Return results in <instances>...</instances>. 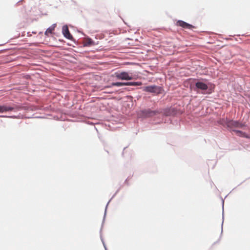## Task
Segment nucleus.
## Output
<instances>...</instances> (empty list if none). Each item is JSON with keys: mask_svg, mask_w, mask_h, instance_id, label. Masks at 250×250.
<instances>
[{"mask_svg": "<svg viewBox=\"0 0 250 250\" xmlns=\"http://www.w3.org/2000/svg\"><path fill=\"white\" fill-rule=\"evenodd\" d=\"M196 87L201 90H207L208 88V85L202 82H197L195 84Z\"/></svg>", "mask_w": 250, "mask_h": 250, "instance_id": "obj_7", "label": "nucleus"}, {"mask_svg": "<svg viewBox=\"0 0 250 250\" xmlns=\"http://www.w3.org/2000/svg\"><path fill=\"white\" fill-rule=\"evenodd\" d=\"M21 106L19 105L13 104L11 105L8 104L0 105V113L8 111H17L21 109Z\"/></svg>", "mask_w": 250, "mask_h": 250, "instance_id": "obj_1", "label": "nucleus"}, {"mask_svg": "<svg viewBox=\"0 0 250 250\" xmlns=\"http://www.w3.org/2000/svg\"><path fill=\"white\" fill-rule=\"evenodd\" d=\"M56 24H54L52 25H51L50 27H49L47 29L46 31L45 32V35L46 36H48L49 34H51L53 33V32L55 30V28L56 27Z\"/></svg>", "mask_w": 250, "mask_h": 250, "instance_id": "obj_8", "label": "nucleus"}, {"mask_svg": "<svg viewBox=\"0 0 250 250\" xmlns=\"http://www.w3.org/2000/svg\"><path fill=\"white\" fill-rule=\"evenodd\" d=\"M94 44L93 41L90 38L86 39L84 42V45L85 46H90Z\"/></svg>", "mask_w": 250, "mask_h": 250, "instance_id": "obj_11", "label": "nucleus"}, {"mask_svg": "<svg viewBox=\"0 0 250 250\" xmlns=\"http://www.w3.org/2000/svg\"><path fill=\"white\" fill-rule=\"evenodd\" d=\"M143 91L156 94H159L161 91V88L156 85H150L143 88Z\"/></svg>", "mask_w": 250, "mask_h": 250, "instance_id": "obj_2", "label": "nucleus"}, {"mask_svg": "<svg viewBox=\"0 0 250 250\" xmlns=\"http://www.w3.org/2000/svg\"><path fill=\"white\" fill-rule=\"evenodd\" d=\"M130 85V82L122 83V86Z\"/></svg>", "mask_w": 250, "mask_h": 250, "instance_id": "obj_14", "label": "nucleus"}, {"mask_svg": "<svg viewBox=\"0 0 250 250\" xmlns=\"http://www.w3.org/2000/svg\"><path fill=\"white\" fill-rule=\"evenodd\" d=\"M142 85V83L140 82H130V85L132 86H139Z\"/></svg>", "mask_w": 250, "mask_h": 250, "instance_id": "obj_13", "label": "nucleus"}, {"mask_svg": "<svg viewBox=\"0 0 250 250\" xmlns=\"http://www.w3.org/2000/svg\"><path fill=\"white\" fill-rule=\"evenodd\" d=\"M143 113L147 117H151L156 114L157 111H152L150 109L145 110Z\"/></svg>", "mask_w": 250, "mask_h": 250, "instance_id": "obj_9", "label": "nucleus"}, {"mask_svg": "<svg viewBox=\"0 0 250 250\" xmlns=\"http://www.w3.org/2000/svg\"><path fill=\"white\" fill-rule=\"evenodd\" d=\"M177 25L181 26L184 28L187 29H192L194 28V26L191 24H189L184 21H178L176 23Z\"/></svg>", "mask_w": 250, "mask_h": 250, "instance_id": "obj_6", "label": "nucleus"}, {"mask_svg": "<svg viewBox=\"0 0 250 250\" xmlns=\"http://www.w3.org/2000/svg\"><path fill=\"white\" fill-rule=\"evenodd\" d=\"M62 34L66 38L69 40H72L73 38L72 36L69 32L68 26L67 25H64L62 27Z\"/></svg>", "mask_w": 250, "mask_h": 250, "instance_id": "obj_5", "label": "nucleus"}, {"mask_svg": "<svg viewBox=\"0 0 250 250\" xmlns=\"http://www.w3.org/2000/svg\"><path fill=\"white\" fill-rule=\"evenodd\" d=\"M244 126V125L237 121H231L228 123V126L232 129L233 128H242Z\"/></svg>", "mask_w": 250, "mask_h": 250, "instance_id": "obj_4", "label": "nucleus"}, {"mask_svg": "<svg viewBox=\"0 0 250 250\" xmlns=\"http://www.w3.org/2000/svg\"><path fill=\"white\" fill-rule=\"evenodd\" d=\"M116 77L121 80H131L133 79L132 77L126 72H122L121 73H116L115 74Z\"/></svg>", "mask_w": 250, "mask_h": 250, "instance_id": "obj_3", "label": "nucleus"}, {"mask_svg": "<svg viewBox=\"0 0 250 250\" xmlns=\"http://www.w3.org/2000/svg\"><path fill=\"white\" fill-rule=\"evenodd\" d=\"M122 86V83L121 82H116L112 83L110 86H107V87H110L111 86Z\"/></svg>", "mask_w": 250, "mask_h": 250, "instance_id": "obj_12", "label": "nucleus"}, {"mask_svg": "<svg viewBox=\"0 0 250 250\" xmlns=\"http://www.w3.org/2000/svg\"><path fill=\"white\" fill-rule=\"evenodd\" d=\"M234 132L236 133V134L238 136H241V137H247L246 134L245 133H244L241 131L233 129L232 130Z\"/></svg>", "mask_w": 250, "mask_h": 250, "instance_id": "obj_10", "label": "nucleus"}]
</instances>
